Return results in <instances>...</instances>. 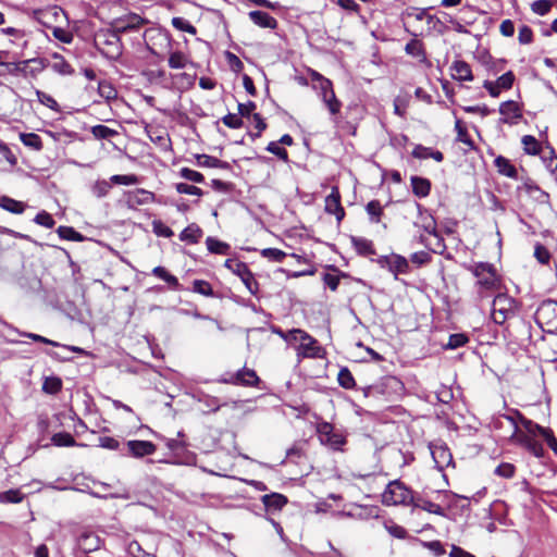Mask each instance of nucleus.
<instances>
[{"label": "nucleus", "mask_w": 557, "mask_h": 557, "mask_svg": "<svg viewBox=\"0 0 557 557\" xmlns=\"http://www.w3.org/2000/svg\"><path fill=\"white\" fill-rule=\"evenodd\" d=\"M474 277V292L478 300L491 297L502 288V276L494 264L490 262H474L465 265Z\"/></svg>", "instance_id": "1"}, {"label": "nucleus", "mask_w": 557, "mask_h": 557, "mask_svg": "<svg viewBox=\"0 0 557 557\" xmlns=\"http://www.w3.org/2000/svg\"><path fill=\"white\" fill-rule=\"evenodd\" d=\"M248 16L256 26L270 29H275L277 27V21L264 11H250Z\"/></svg>", "instance_id": "17"}, {"label": "nucleus", "mask_w": 557, "mask_h": 557, "mask_svg": "<svg viewBox=\"0 0 557 557\" xmlns=\"http://www.w3.org/2000/svg\"><path fill=\"white\" fill-rule=\"evenodd\" d=\"M377 262L382 268H386L391 273H393L395 278H397L398 274H407L410 272L409 261L397 253L382 256Z\"/></svg>", "instance_id": "10"}, {"label": "nucleus", "mask_w": 557, "mask_h": 557, "mask_svg": "<svg viewBox=\"0 0 557 557\" xmlns=\"http://www.w3.org/2000/svg\"><path fill=\"white\" fill-rule=\"evenodd\" d=\"M123 201L128 209L135 210L138 206L148 205L150 202L168 203L161 199H156V195L145 188H136L134 190H125L123 193Z\"/></svg>", "instance_id": "7"}, {"label": "nucleus", "mask_w": 557, "mask_h": 557, "mask_svg": "<svg viewBox=\"0 0 557 557\" xmlns=\"http://www.w3.org/2000/svg\"><path fill=\"white\" fill-rule=\"evenodd\" d=\"M33 222L46 228H52L55 225L52 214L46 210H40L33 219Z\"/></svg>", "instance_id": "52"}, {"label": "nucleus", "mask_w": 557, "mask_h": 557, "mask_svg": "<svg viewBox=\"0 0 557 557\" xmlns=\"http://www.w3.org/2000/svg\"><path fill=\"white\" fill-rule=\"evenodd\" d=\"M277 333L289 344H296L302 341V336L300 335H307V332L300 330V329H293L288 331L286 334L282 331H277Z\"/></svg>", "instance_id": "59"}, {"label": "nucleus", "mask_w": 557, "mask_h": 557, "mask_svg": "<svg viewBox=\"0 0 557 557\" xmlns=\"http://www.w3.org/2000/svg\"><path fill=\"white\" fill-rule=\"evenodd\" d=\"M338 383L344 388H351L355 385V379L347 368H343L338 372Z\"/></svg>", "instance_id": "60"}, {"label": "nucleus", "mask_w": 557, "mask_h": 557, "mask_svg": "<svg viewBox=\"0 0 557 557\" xmlns=\"http://www.w3.org/2000/svg\"><path fill=\"white\" fill-rule=\"evenodd\" d=\"M366 211L372 223H380L383 215V207L379 200L369 201L366 206Z\"/></svg>", "instance_id": "44"}, {"label": "nucleus", "mask_w": 557, "mask_h": 557, "mask_svg": "<svg viewBox=\"0 0 557 557\" xmlns=\"http://www.w3.org/2000/svg\"><path fill=\"white\" fill-rule=\"evenodd\" d=\"M224 267L228 269L233 274L237 275L244 283V261H242L238 257H231L225 260Z\"/></svg>", "instance_id": "46"}, {"label": "nucleus", "mask_w": 557, "mask_h": 557, "mask_svg": "<svg viewBox=\"0 0 557 557\" xmlns=\"http://www.w3.org/2000/svg\"><path fill=\"white\" fill-rule=\"evenodd\" d=\"M499 113L504 116L503 123H512V120L521 117L519 104L513 100L504 101L499 106Z\"/></svg>", "instance_id": "19"}, {"label": "nucleus", "mask_w": 557, "mask_h": 557, "mask_svg": "<svg viewBox=\"0 0 557 557\" xmlns=\"http://www.w3.org/2000/svg\"><path fill=\"white\" fill-rule=\"evenodd\" d=\"M22 144L35 151H40L44 147L41 137L36 133H20Z\"/></svg>", "instance_id": "36"}, {"label": "nucleus", "mask_w": 557, "mask_h": 557, "mask_svg": "<svg viewBox=\"0 0 557 557\" xmlns=\"http://www.w3.org/2000/svg\"><path fill=\"white\" fill-rule=\"evenodd\" d=\"M206 246L208 251L213 255L226 256L231 251L230 244L214 236H208L206 238Z\"/></svg>", "instance_id": "30"}, {"label": "nucleus", "mask_w": 557, "mask_h": 557, "mask_svg": "<svg viewBox=\"0 0 557 557\" xmlns=\"http://www.w3.org/2000/svg\"><path fill=\"white\" fill-rule=\"evenodd\" d=\"M134 28V25H125L119 28H108L102 30L103 40L98 41V38L95 39V47L99 51V53L108 59L115 60L122 53V42H121V33H126Z\"/></svg>", "instance_id": "2"}, {"label": "nucleus", "mask_w": 557, "mask_h": 557, "mask_svg": "<svg viewBox=\"0 0 557 557\" xmlns=\"http://www.w3.org/2000/svg\"><path fill=\"white\" fill-rule=\"evenodd\" d=\"M455 129L457 132V140L468 146L470 149H474V143L470 138L467 128L462 125L461 120L457 119L455 122Z\"/></svg>", "instance_id": "51"}, {"label": "nucleus", "mask_w": 557, "mask_h": 557, "mask_svg": "<svg viewBox=\"0 0 557 557\" xmlns=\"http://www.w3.org/2000/svg\"><path fill=\"white\" fill-rule=\"evenodd\" d=\"M174 187L178 194L191 195L197 197H201L205 195V191L201 188L187 183L180 182L176 183Z\"/></svg>", "instance_id": "55"}, {"label": "nucleus", "mask_w": 557, "mask_h": 557, "mask_svg": "<svg viewBox=\"0 0 557 557\" xmlns=\"http://www.w3.org/2000/svg\"><path fill=\"white\" fill-rule=\"evenodd\" d=\"M534 318L543 331L548 333L557 331V301L552 299L543 301L535 311Z\"/></svg>", "instance_id": "6"}, {"label": "nucleus", "mask_w": 557, "mask_h": 557, "mask_svg": "<svg viewBox=\"0 0 557 557\" xmlns=\"http://www.w3.org/2000/svg\"><path fill=\"white\" fill-rule=\"evenodd\" d=\"M24 499V494L18 488H10L0 492L1 504H20Z\"/></svg>", "instance_id": "38"}, {"label": "nucleus", "mask_w": 557, "mask_h": 557, "mask_svg": "<svg viewBox=\"0 0 557 557\" xmlns=\"http://www.w3.org/2000/svg\"><path fill=\"white\" fill-rule=\"evenodd\" d=\"M51 67L55 73H58L60 75H72L74 73V69L65 59L55 61L51 65Z\"/></svg>", "instance_id": "64"}, {"label": "nucleus", "mask_w": 557, "mask_h": 557, "mask_svg": "<svg viewBox=\"0 0 557 557\" xmlns=\"http://www.w3.org/2000/svg\"><path fill=\"white\" fill-rule=\"evenodd\" d=\"M317 433L322 445L335 451H343L347 443L346 433L336 429L330 422H321L317 425Z\"/></svg>", "instance_id": "4"}, {"label": "nucleus", "mask_w": 557, "mask_h": 557, "mask_svg": "<svg viewBox=\"0 0 557 557\" xmlns=\"http://www.w3.org/2000/svg\"><path fill=\"white\" fill-rule=\"evenodd\" d=\"M523 150L527 154L536 156L541 152V144L532 135H524L521 139Z\"/></svg>", "instance_id": "42"}, {"label": "nucleus", "mask_w": 557, "mask_h": 557, "mask_svg": "<svg viewBox=\"0 0 557 557\" xmlns=\"http://www.w3.org/2000/svg\"><path fill=\"white\" fill-rule=\"evenodd\" d=\"M90 132L96 139H110L119 135V132L103 124L91 126Z\"/></svg>", "instance_id": "39"}, {"label": "nucleus", "mask_w": 557, "mask_h": 557, "mask_svg": "<svg viewBox=\"0 0 557 557\" xmlns=\"http://www.w3.org/2000/svg\"><path fill=\"white\" fill-rule=\"evenodd\" d=\"M97 90H98L99 96L107 101L113 100L117 96L116 89L107 79H101L98 82Z\"/></svg>", "instance_id": "40"}, {"label": "nucleus", "mask_w": 557, "mask_h": 557, "mask_svg": "<svg viewBox=\"0 0 557 557\" xmlns=\"http://www.w3.org/2000/svg\"><path fill=\"white\" fill-rule=\"evenodd\" d=\"M313 82H315L314 87L319 90L321 98L323 99L327 94H331L333 90L332 82L317 72L312 74Z\"/></svg>", "instance_id": "37"}, {"label": "nucleus", "mask_w": 557, "mask_h": 557, "mask_svg": "<svg viewBox=\"0 0 557 557\" xmlns=\"http://www.w3.org/2000/svg\"><path fill=\"white\" fill-rule=\"evenodd\" d=\"M193 292L200 294L202 296H206V297H216L211 284L205 280H199V278L194 280Z\"/></svg>", "instance_id": "50"}, {"label": "nucleus", "mask_w": 557, "mask_h": 557, "mask_svg": "<svg viewBox=\"0 0 557 557\" xmlns=\"http://www.w3.org/2000/svg\"><path fill=\"white\" fill-rule=\"evenodd\" d=\"M257 387L263 392V395L268 394L270 388L260 380L253 370L246 369V387Z\"/></svg>", "instance_id": "47"}, {"label": "nucleus", "mask_w": 557, "mask_h": 557, "mask_svg": "<svg viewBox=\"0 0 557 557\" xmlns=\"http://www.w3.org/2000/svg\"><path fill=\"white\" fill-rule=\"evenodd\" d=\"M412 193L419 197L424 198L431 191V182L428 178L420 176H411Z\"/></svg>", "instance_id": "33"}, {"label": "nucleus", "mask_w": 557, "mask_h": 557, "mask_svg": "<svg viewBox=\"0 0 557 557\" xmlns=\"http://www.w3.org/2000/svg\"><path fill=\"white\" fill-rule=\"evenodd\" d=\"M517 413L520 418L521 424L523 425V428L525 430V432H523L524 434H530L532 437L542 436L544 440H546V437L550 434V432H552L550 429L543 428L540 424H537L529 419H525L519 412H517Z\"/></svg>", "instance_id": "23"}, {"label": "nucleus", "mask_w": 557, "mask_h": 557, "mask_svg": "<svg viewBox=\"0 0 557 557\" xmlns=\"http://www.w3.org/2000/svg\"><path fill=\"white\" fill-rule=\"evenodd\" d=\"M152 275L164 281L169 287L173 290H180L182 289V285L178 281V278L170 273L164 267L157 265L152 269Z\"/></svg>", "instance_id": "27"}, {"label": "nucleus", "mask_w": 557, "mask_h": 557, "mask_svg": "<svg viewBox=\"0 0 557 557\" xmlns=\"http://www.w3.org/2000/svg\"><path fill=\"white\" fill-rule=\"evenodd\" d=\"M172 26L190 35L197 34V28L185 17L174 16L171 21Z\"/></svg>", "instance_id": "45"}, {"label": "nucleus", "mask_w": 557, "mask_h": 557, "mask_svg": "<svg viewBox=\"0 0 557 557\" xmlns=\"http://www.w3.org/2000/svg\"><path fill=\"white\" fill-rule=\"evenodd\" d=\"M224 55H225V59L227 61V64H228L230 69L233 72L239 73L244 69V64H243L240 58L237 54L226 50L224 52Z\"/></svg>", "instance_id": "61"}, {"label": "nucleus", "mask_w": 557, "mask_h": 557, "mask_svg": "<svg viewBox=\"0 0 557 557\" xmlns=\"http://www.w3.org/2000/svg\"><path fill=\"white\" fill-rule=\"evenodd\" d=\"M518 313V304L507 294L498 293L492 304V319L496 324L503 325Z\"/></svg>", "instance_id": "3"}, {"label": "nucleus", "mask_w": 557, "mask_h": 557, "mask_svg": "<svg viewBox=\"0 0 557 557\" xmlns=\"http://www.w3.org/2000/svg\"><path fill=\"white\" fill-rule=\"evenodd\" d=\"M263 508L267 512L280 511L288 502L287 497L280 493L264 494L261 496Z\"/></svg>", "instance_id": "15"}, {"label": "nucleus", "mask_w": 557, "mask_h": 557, "mask_svg": "<svg viewBox=\"0 0 557 557\" xmlns=\"http://www.w3.org/2000/svg\"><path fill=\"white\" fill-rule=\"evenodd\" d=\"M152 232L158 237H163V238H171L174 235L173 230L161 220L152 221Z\"/></svg>", "instance_id": "54"}, {"label": "nucleus", "mask_w": 557, "mask_h": 557, "mask_svg": "<svg viewBox=\"0 0 557 557\" xmlns=\"http://www.w3.org/2000/svg\"><path fill=\"white\" fill-rule=\"evenodd\" d=\"M35 94L37 96V100L41 104L48 107L49 109H51L52 111H54L57 113L61 112V107L59 106V103L57 102V100L52 96L44 92L40 89H35Z\"/></svg>", "instance_id": "49"}, {"label": "nucleus", "mask_w": 557, "mask_h": 557, "mask_svg": "<svg viewBox=\"0 0 557 557\" xmlns=\"http://www.w3.org/2000/svg\"><path fill=\"white\" fill-rule=\"evenodd\" d=\"M506 419L511 423L513 428L512 440L524 447L528 451H530L535 457H543L544 447L543 445L530 434H524L523 432H519L518 425L512 417L506 416Z\"/></svg>", "instance_id": "8"}, {"label": "nucleus", "mask_w": 557, "mask_h": 557, "mask_svg": "<svg viewBox=\"0 0 557 557\" xmlns=\"http://www.w3.org/2000/svg\"><path fill=\"white\" fill-rule=\"evenodd\" d=\"M405 51L408 55L418 59L420 62L426 61V52L424 49V45L421 40L417 38H413L406 44Z\"/></svg>", "instance_id": "31"}, {"label": "nucleus", "mask_w": 557, "mask_h": 557, "mask_svg": "<svg viewBox=\"0 0 557 557\" xmlns=\"http://www.w3.org/2000/svg\"><path fill=\"white\" fill-rule=\"evenodd\" d=\"M219 383H231L238 386H244V367L237 369L235 373L226 372L216 380Z\"/></svg>", "instance_id": "48"}, {"label": "nucleus", "mask_w": 557, "mask_h": 557, "mask_svg": "<svg viewBox=\"0 0 557 557\" xmlns=\"http://www.w3.org/2000/svg\"><path fill=\"white\" fill-rule=\"evenodd\" d=\"M178 176L190 181L193 183L202 184L205 183V176L201 172L193 170L190 168H182L178 171Z\"/></svg>", "instance_id": "53"}, {"label": "nucleus", "mask_w": 557, "mask_h": 557, "mask_svg": "<svg viewBox=\"0 0 557 557\" xmlns=\"http://www.w3.org/2000/svg\"><path fill=\"white\" fill-rule=\"evenodd\" d=\"M23 65H28V77L36 78L45 69L50 65L46 58L35 57L22 60Z\"/></svg>", "instance_id": "21"}, {"label": "nucleus", "mask_w": 557, "mask_h": 557, "mask_svg": "<svg viewBox=\"0 0 557 557\" xmlns=\"http://www.w3.org/2000/svg\"><path fill=\"white\" fill-rule=\"evenodd\" d=\"M494 165L499 174L513 180L518 178V171L509 159L498 156L494 160Z\"/></svg>", "instance_id": "26"}, {"label": "nucleus", "mask_w": 557, "mask_h": 557, "mask_svg": "<svg viewBox=\"0 0 557 557\" xmlns=\"http://www.w3.org/2000/svg\"><path fill=\"white\" fill-rule=\"evenodd\" d=\"M62 379L55 374L45 376L41 391L47 395H57L62 391Z\"/></svg>", "instance_id": "32"}, {"label": "nucleus", "mask_w": 557, "mask_h": 557, "mask_svg": "<svg viewBox=\"0 0 557 557\" xmlns=\"http://www.w3.org/2000/svg\"><path fill=\"white\" fill-rule=\"evenodd\" d=\"M302 341L296 347L297 355L302 358H321L323 356V348L318 344L317 339L307 335H301Z\"/></svg>", "instance_id": "13"}, {"label": "nucleus", "mask_w": 557, "mask_h": 557, "mask_svg": "<svg viewBox=\"0 0 557 557\" xmlns=\"http://www.w3.org/2000/svg\"><path fill=\"white\" fill-rule=\"evenodd\" d=\"M195 397L199 404L203 406V413L216 412L223 405H225V403H221L218 397L206 394L202 391L197 392Z\"/></svg>", "instance_id": "18"}, {"label": "nucleus", "mask_w": 557, "mask_h": 557, "mask_svg": "<svg viewBox=\"0 0 557 557\" xmlns=\"http://www.w3.org/2000/svg\"><path fill=\"white\" fill-rule=\"evenodd\" d=\"M323 102L327 107L331 114H337L341 111L342 103L336 98L335 92L327 94L323 99Z\"/></svg>", "instance_id": "62"}, {"label": "nucleus", "mask_w": 557, "mask_h": 557, "mask_svg": "<svg viewBox=\"0 0 557 557\" xmlns=\"http://www.w3.org/2000/svg\"><path fill=\"white\" fill-rule=\"evenodd\" d=\"M350 240L358 255L362 257H370L375 255L372 240L357 236H351Z\"/></svg>", "instance_id": "29"}, {"label": "nucleus", "mask_w": 557, "mask_h": 557, "mask_svg": "<svg viewBox=\"0 0 557 557\" xmlns=\"http://www.w3.org/2000/svg\"><path fill=\"white\" fill-rule=\"evenodd\" d=\"M523 188L530 196H533L537 201L542 203L548 201V194L543 191L534 182H525Z\"/></svg>", "instance_id": "43"}, {"label": "nucleus", "mask_w": 557, "mask_h": 557, "mask_svg": "<svg viewBox=\"0 0 557 557\" xmlns=\"http://www.w3.org/2000/svg\"><path fill=\"white\" fill-rule=\"evenodd\" d=\"M436 469L443 471L453 466L454 459L448 446L442 441H435L429 445Z\"/></svg>", "instance_id": "9"}, {"label": "nucleus", "mask_w": 557, "mask_h": 557, "mask_svg": "<svg viewBox=\"0 0 557 557\" xmlns=\"http://www.w3.org/2000/svg\"><path fill=\"white\" fill-rule=\"evenodd\" d=\"M450 70H451V77L456 81H460V82L473 81L471 66L463 60L454 61L450 66Z\"/></svg>", "instance_id": "16"}, {"label": "nucleus", "mask_w": 557, "mask_h": 557, "mask_svg": "<svg viewBox=\"0 0 557 557\" xmlns=\"http://www.w3.org/2000/svg\"><path fill=\"white\" fill-rule=\"evenodd\" d=\"M51 445L57 447H87L85 443H78L66 431L57 432L51 436Z\"/></svg>", "instance_id": "20"}, {"label": "nucleus", "mask_w": 557, "mask_h": 557, "mask_svg": "<svg viewBox=\"0 0 557 557\" xmlns=\"http://www.w3.org/2000/svg\"><path fill=\"white\" fill-rule=\"evenodd\" d=\"M110 182L114 185H137L140 183V176L137 174H114L110 177Z\"/></svg>", "instance_id": "41"}, {"label": "nucleus", "mask_w": 557, "mask_h": 557, "mask_svg": "<svg viewBox=\"0 0 557 557\" xmlns=\"http://www.w3.org/2000/svg\"><path fill=\"white\" fill-rule=\"evenodd\" d=\"M55 232H57L59 238L62 240L82 243V242L89 239L87 236H85L83 233L78 232L73 226L60 225L55 230Z\"/></svg>", "instance_id": "25"}, {"label": "nucleus", "mask_w": 557, "mask_h": 557, "mask_svg": "<svg viewBox=\"0 0 557 557\" xmlns=\"http://www.w3.org/2000/svg\"><path fill=\"white\" fill-rule=\"evenodd\" d=\"M188 60L187 57L181 51H174L170 53L169 66L171 69H184L186 67Z\"/></svg>", "instance_id": "57"}, {"label": "nucleus", "mask_w": 557, "mask_h": 557, "mask_svg": "<svg viewBox=\"0 0 557 557\" xmlns=\"http://www.w3.org/2000/svg\"><path fill=\"white\" fill-rule=\"evenodd\" d=\"M111 182L106 180H98L91 186V193L97 198H103L108 195L111 189Z\"/></svg>", "instance_id": "56"}, {"label": "nucleus", "mask_w": 557, "mask_h": 557, "mask_svg": "<svg viewBox=\"0 0 557 557\" xmlns=\"http://www.w3.org/2000/svg\"><path fill=\"white\" fill-rule=\"evenodd\" d=\"M419 211V223L421 227L430 235H436V221L433 215L425 209L422 208L421 205H417Z\"/></svg>", "instance_id": "28"}, {"label": "nucleus", "mask_w": 557, "mask_h": 557, "mask_svg": "<svg viewBox=\"0 0 557 557\" xmlns=\"http://www.w3.org/2000/svg\"><path fill=\"white\" fill-rule=\"evenodd\" d=\"M202 235V228L196 223H190L180 233L178 238L187 244H197Z\"/></svg>", "instance_id": "24"}, {"label": "nucleus", "mask_w": 557, "mask_h": 557, "mask_svg": "<svg viewBox=\"0 0 557 557\" xmlns=\"http://www.w3.org/2000/svg\"><path fill=\"white\" fill-rule=\"evenodd\" d=\"M550 9L552 2L549 0H536L531 4V10L540 16L546 15Z\"/></svg>", "instance_id": "63"}, {"label": "nucleus", "mask_w": 557, "mask_h": 557, "mask_svg": "<svg viewBox=\"0 0 557 557\" xmlns=\"http://www.w3.org/2000/svg\"><path fill=\"white\" fill-rule=\"evenodd\" d=\"M243 119L238 113H227L222 117V122L228 128L238 129L244 125Z\"/></svg>", "instance_id": "58"}, {"label": "nucleus", "mask_w": 557, "mask_h": 557, "mask_svg": "<svg viewBox=\"0 0 557 557\" xmlns=\"http://www.w3.org/2000/svg\"><path fill=\"white\" fill-rule=\"evenodd\" d=\"M126 447L127 453L121 451V456H129L137 459L153 455L157 450V445L146 440H129L126 442Z\"/></svg>", "instance_id": "11"}, {"label": "nucleus", "mask_w": 557, "mask_h": 557, "mask_svg": "<svg viewBox=\"0 0 557 557\" xmlns=\"http://www.w3.org/2000/svg\"><path fill=\"white\" fill-rule=\"evenodd\" d=\"M102 540L94 532L84 531L76 537V545L74 547L75 555L95 552L100 548Z\"/></svg>", "instance_id": "12"}, {"label": "nucleus", "mask_w": 557, "mask_h": 557, "mask_svg": "<svg viewBox=\"0 0 557 557\" xmlns=\"http://www.w3.org/2000/svg\"><path fill=\"white\" fill-rule=\"evenodd\" d=\"M27 207V203L24 201L16 200L7 195L0 196V208L12 214H23Z\"/></svg>", "instance_id": "22"}, {"label": "nucleus", "mask_w": 557, "mask_h": 557, "mask_svg": "<svg viewBox=\"0 0 557 557\" xmlns=\"http://www.w3.org/2000/svg\"><path fill=\"white\" fill-rule=\"evenodd\" d=\"M0 66L7 69L8 74L11 76H22L28 78V65H23L22 61H4L0 60Z\"/></svg>", "instance_id": "34"}, {"label": "nucleus", "mask_w": 557, "mask_h": 557, "mask_svg": "<svg viewBox=\"0 0 557 557\" xmlns=\"http://www.w3.org/2000/svg\"><path fill=\"white\" fill-rule=\"evenodd\" d=\"M325 212L334 214L338 223L345 216V210L341 203V193L337 186H332L330 195L325 198Z\"/></svg>", "instance_id": "14"}, {"label": "nucleus", "mask_w": 557, "mask_h": 557, "mask_svg": "<svg viewBox=\"0 0 557 557\" xmlns=\"http://www.w3.org/2000/svg\"><path fill=\"white\" fill-rule=\"evenodd\" d=\"M412 491L399 480L389 482L382 494V503L386 506L411 505Z\"/></svg>", "instance_id": "5"}, {"label": "nucleus", "mask_w": 557, "mask_h": 557, "mask_svg": "<svg viewBox=\"0 0 557 557\" xmlns=\"http://www.w3.org/2000/svg\"><path fill=\"white\" fill-rule=\"evenodd\" d=\"M306 446L307 443L305 441L294 443L293 446L287 449L286 458L295 463L300 462V460L306 457Z\"/></svg>", "instance_id": "35"}]
</instances>
